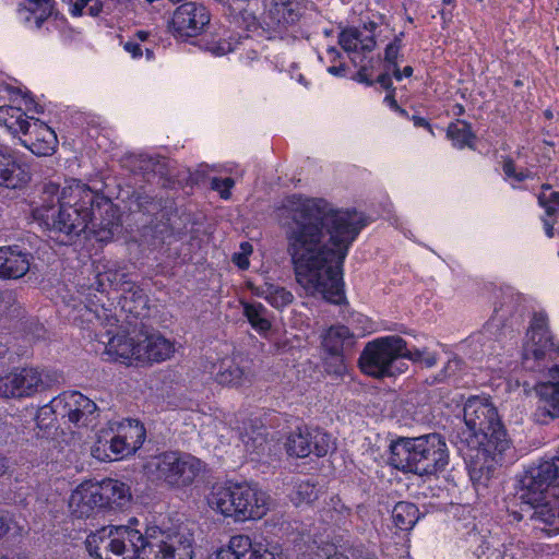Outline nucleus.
I'll use <instances>...</instances> for the list:
<instances>
[{"label":"nucleus","instance_id":"64","mask_svg":"<svg viewBox=\"0 0 559 559\" xmlns=\"http://www.w3.org/2000/svg\"><path fill=\"white\" fill-rule=\"evenodd\" d=\"M124 49L131 52L133 57H139L142 55L141 46L136 43L128 41L124 45Z\"/></svg>","mask_w":559,"mask_h":559},{"label":"nucleus","instance_id":"6","mask_svg":"<svg viewBox=\"0 0 559 559\" xmlns=\"http://www.w3.org/2000/svg\"><path fill=\"white\" fill-rule=\"evenodd\" d=\"M449 449L437 432L419 437H400L390 444L389 463L404 473L437 475L449 464Z\"/></svg>","mask_w":559,"mask_h":559},{"label":"nucleus","instance_id":"21","mask_svg":"<svg viewBox=\"0 0 559 559\" xmlns=\"http://www.w3.org/2000/svg\"><path fill=\"white\" fill-rule=\"evenodd\" d=\"M306 11V0H272L267 11L269 24L277 31L295 25Z\"/></svg>","mask_w":559,"mask_h":559},{"label":"nucleus","instance_id":"56","mask_svg":"<svg viewBox=\"0 0 559 559\" xmlns=\"http://www.w3.org/2000/svg\"><path fill=\"white\" fill-rule=\"evenodd\" d=\"M399 55L400 49H397L396 46L386 45L384 49V61L389 66H395V63H397Z\"/></svg>","mask_w":559,"mask_h":559},{"label":"nucleus","instance_id":"43","mask_svg":"<svg viewBox=\"0 0 559 559\" xmlns=\"http://www.w3.org/2000/svg\"><path fill=\"white\" fill-rule=\"evenodd\" d=\"M361 32L356 27H347L338 34V44L347 52H357Z\"/></svg>","mask_w":559,"mask_h":559},{"label":"nucleus","instance_id":"60","mask_svg":"<svg viewBox=\"0 0 559 559\" xmlns=\"http://www.w3.org/2000/svg\"><path fill=\"white\" fill-rule=\"evenodd\" d=\"M376 39L374 36H367L362 38L360 36L359 45H360V51L361 52H371L376 47Z\"/></svg>","mask_w":559,"mask_h":559},{"label":"nucleus","instance_id":"27","mask_svg":"<svg viewBox=\"0 0 559 559\" xmlns=\"http://www.w3.org/2000/svg\"><path fill=\"white\" fill-rule=\"evenodd\" d=\"M100 500L104 509H122L131 499L130 488L122 481L105 479L98 483Z\"/></svg>","mask_w":559,"mask_h":559},{"label":"nucleus","instance_id":"2","mask_svg":"<svg viewBox=\"0 0 559 559\" xmlns=\"http://www.w3.org/2000/svg\"><path fill=\"white\" fill-rule=\"evenodd\" d=\"M63 203L50 214L39 213V225L47 237L61 246L75 243L91 224L100 242H109L120 230L118 207L103 193L85 183L63 187Z\"/></svg>","mask_w":559,"mask_h":559},{"label":"nucleus","instance_id":"51","mask_svg":"<svg viewBox=\"0 0 559 559\" xmlns=\"http://www.w3.org/2000/svg\"><path fill=\"white\" fill-rule=\"evenodd\" d=\"M490 559H522V550L514 545H503L501 549H493Z\"/></svg>","mask_w":559,"mask_h":559},{"label":"nucleus","instance_id":"50","mask_svg":"<svg viewBox=\"0 0 559 559\" xmlns=\"http://www.w3.org/2000/svg\"><path fill=\"white\" fill-rule=\"evenodd\" d=\"M296 493L299 502L309 504L318 499V489L309 480L301 481L297 487Z\"/></svg>","mask_w":559,"mask_h":559},{"label":"nucleus","instance_id":"23","mask_svg":"<svg viewBox=\"0 0 559 559\" xmlns=\"http://www.w3.org/2000/svg\"><path fill=\"white\" fill-rule=\"evenodd\" d=\"M107 341H102L106 344V350L109 355H115L121 359H134L138 361V349L141 348L140 329H133L132 332L115 334L111 331H107Z\"/></svg>","mask_w":559,"mask_h":559},{"label":"nucleus","instance_id":"12","mask_svg":"<svg viewBox=\"0 0 559 559\" xmlns=\"http://www.w3.org/2000/svg\"><path fill=\"white\" fill-rule=\"evenodd\" d=\"M331 436L319 428L297 427L289 433L285 447L289 456L307 457L313 453L318 457L325 456L332 449Z\"/></svg>","mask_w":559,"mask_h":559},{"label":"nucleus","instance_id":"58","mask_svg":"<svg viewBox=\"0 0 559 559\" xmlns=\"http://www.w3.org/2000/svg\"><path fill=\"white\" fill-rule=\"evenodd\" d=\"M384 102L395 111L400 112L401 115H406V110L403 109L395 99V88H392L388 92L386 96L384 97Z\"/></svg>","mask_w":559,"mask_h":559},{"label":"nucleus","instance_id":"45","mask_svg":"<svg viewBox=\"0 0 559 559\" xmlns=\"http://www.w3.org/2000/svg\"><path fill=\"white\" fill-rule=\"evenodd\" d=\"M165 207L160 210L157 214L156 222H152V236L160 243H165L170 239H174V234H170V226L166 224V219L163 218V212Z\"/></svg>","mask_w":559,"mask_h":559},{"label":"nucleus","instance_id":"24","mask_svg":"<svg viewBox=\"0 0 559 559\" xmlns=\"http://www.w3.org/2000/svg\"><path fill=\"white\" fill-rule=\"evenodd\" d=\"M501 463V457L481 455L477 453V451H471L468 454L467 469L469 479L477 492L488 487V483L493 476L496 465Z\"/></svg>","mask_w":559,"mask_h":559},{"label":"nucleus","instance_id":"32","mask_svg":"<svg viewBox=\"0 0 559 559\" xmlns=\"http://www.w3.org/2000/svg\"><path fill=\"white\" fill-rule=\"evenodd\" d=\"M298 552L308 559H348L347 556L337 552L331 543H323L312 539L309 535L296 544Z\"/></svg>","mask_w":559,"mask_h":559},{"label":"nucleus","instance_id":"18","mask_svg":"<svg viewBox=\"0 0 559 559\" xmlns=\"http://www.w3.org/2000/svg\"><path fill=\"white\" fill-rule=\"evenodd\" d=\"M34 255L20 245L0 247V280H20L31 270Z\"/></svg>","mask_w":559,"mask_h":559},{"label":"nucleus","instance_id":"37","mask_svg":"<svg viewBox=\"0 0 559 559\" xmlns=\"http://www.w3.org/2000/svg\"><path fill=\"white\" fill-rule=\"evenodd\" d=\"M28 122L25 112L13 106H0V126H4L11 133H22L24 123Z\"/></svg>","mask_w":559,"mask_h":559},{"label":"nucleus","instance_id":"52","mask_svg":"<svg viewBox=\"0 0 559 559\" xmlns=\"http://www.w3.org/2000/svg\"><path fill=\"white\" fill-rule=\"evenodd\" d=\"M530 336H539V334H550L547 325L546 314L538 312L534 313L530 326Z\"/></svg>","mask_w":559,"mask_h":559},{"label":"nucleus","instance_id":"28","mask_svg":"<svg viewBox=\"0 0 559 559\" xmlns=\"http://www.w3.org/2000/svg\"><path fill=\"white\" fill-rule=\"evenodd\" d=\"M355 336L345 325H332L322 335L323 353L346 354L355 345Z\"/></svg>","mask_w":559,"mask_h":559},{"label":"nucleus","instance_id":"8","mask_svg":"<svg viewBox=\"0 0 559 559\" xmlns=\"http://www.w3.org/2000/svg\"><path fill=\"white\" fill-rule=\"evenodd\" d=\"M157 475L167 485L175 488L190 486L202 471L198 457L179 451H166L155 457Z\"/></svg>","mask_w":559,"mask_h":559},{"label":"nucleus","instance_id":"49","mask_svg":"<svg viewBox=\"0 0 559 559\" xmlns=\"http://www.w3.org/2000/svg\"><path fill=\"white\" fill-rule=\"evenodd\" d=\"M462 367V360L457 357H454L452 359H449L445 366L442 368V370L437 373L431 381H429L430 384L435 383H441L450 379L451 377L455 376L459 370H461Z\"/></svg>","mask_w":559,"mask_h":559},{"label":"nucleus","instance_id":"22","mask_svg":"<svg viewBox=\"0 0 559 559\" xmlns=\"http://www.w3.org/2000/svg\"><path fill=\"white\" fill-rule=\"evenodd\" d=\"M29 180V173L19 162L14 152L0 145V186L8 189H19Z\"/></svg>","mask_w":559,"mask_h":559},{"label":"nucleus","instance_id":"39","mask_svg":"<svg viewBox=\"0 0 559 559\" xmlns=\"http://www.w3.org/2000/svg\"><path fill=\"white\" fill-rule=\"evenodd\" d=\"M448 136L453 141V144L460 148L464 146L473 147L472 140L475 134L472 131L471 124L465 121L451 123L447 131Z\"/></svg>","mask_w":559,"mask_h":559},{"label":"nucleus","instance_id":"62","mask_svg":"<svg viewBox=\"0 0 559 559\" xmlns=\"http://www.w3.org/2000/svg\"><path fill=\"white\" fill-rule=\"evenodd\" d=\"M91 3V0H78L71 10V13L74 16L81 15L84 8H86Z\"/></svg>","mask_w":559,"mask_h":559},{"label":"nucleus","instance_id":"54","mask_svg":"<svg viewBox=\"0 0 559 559\" xmlns=\"http://www.w3.org/2000/svg\"><path fill=\"white\" fill-rule=\"evenodd\" d=\"M248 289L257 297L264 298L266 301L271 295V283L264 282L261 285H255L252 282L247 283Z\"/></svg>","mask_w":559,"mask_h":559},{"label":"nucleus","instance_id":"4","mask_svg":"<svg viewBox=\"0 0 559 559\" xmlns=\"http://www.w3.org/2000/svg\"><path fill=\"white\" fill-rule=\"evenodd\" d=\"M519 484L521 510L547 534H559V455L530 466Z\"/></svg>","mask_w":559,"mask_h":559},{"label":"nucleus","instance_id":"11","mask_svg":"<svg viewBox=\"0 0 559 559\" xmlns=\"http://www.w3.org/2000/svg\"><path fill=\"white\" fill-rule=\"evenodd\" d=\"M53 406L60 419L76 427L95 425L98 407L94 401L78 391H68L55 397Z\"/></svg>","mask_w":559,"mask_h":559},{"label":"nucleus","instance_id":"44","mask_svg":"<svg viewBox=\"0 0 559 559\" xmlns=\"http://www.w3.org/2000/svg\"><path fill=\"white\" fill-rule=\"evenodd\" d=\"M271 295L267 302L274 308L281 309L290 305L294 300V295L284 287L271 283Z\"/></svg>","mask_w":559,"mask_h":559},{"label":"nucleus","instance_id":"40","mask_svg":"<svg viewBox=\"0 0 559 559\" xmlns=\"http://www.w3.org/2000/svg\"><path fill=\"white\" fill-rule=\"evenodd\" d=\"M24 8L35 16V24L40 28L43 23L51 16L55 9L53 0H25Z\"/></svg>","mask_w":559,"mask_h":559},{"label":"nucleus","instance_id":"48","mask_svg":"<svg viewBox=\"0 0 559 559\" xmlns=\"http://www.w3.org/2000/svg\"><path fill=\"white\" fill-rule=\"evenodd\" d=\"M110 433L108 431H104L103 435H100L92 448V454L94 457L100 460V461H112L111 452L109 451V438Z\"/></svg>","mask_w":559,"mask_h":559},{"label":"nucleus","instance_id":"41","mask_svg":"<svg viewBox=\"0 0 559 559\" xmlns=\"http://www.w3.org/2000/svg\"><path fill=\"white\" fill-rule=\"evenodd\" d=\"M323 366L326 373L342 378L347 372L346 354L324 353Z\"/></svg>","mask_w":559,"mask_h":559},{"label":"nucleus","instance_id":"30","mask_svg":"<svg viewBox=\"0 0 559 559\" xmlns=\"http://www.w3.org/2000/svg\"><path fill=\"white\" fill-rule=\"evenodd\" d=\"M124 165L134 174H155L160 177H170L168 170L169 160L162 156L132 154L126 158Z\"/></svg>","mask_w":559,"mask_h":559},{"label":"nucleus","instance_id":"26","mask_svg":"<svg viewBox=\"0 0 559 559\" xmlns=\"http://www.w3.org/2000/svg\"><path fill=\"white\" fill-rule=\"evenodd\" d=\"M214 369V380L223 386L238 388L250 381L249 371L235 358H223Z\"/></svg>","mask_w":559,"mask_h":559},{"label":"nucleus","instance_id":"63","mask_svg":"<svg viewBox=\"0 0 559 559\" xmlns=\"http://www.w3.org/2000/svg\"><path fill=\"white\" fill-rule=\"evenodd\" d=\"M87 9L88 13L92 16H97L103 9V3L99 0H91V3L87 5Z\"/></svg>","mask_w":559,"mask_h":559},{"label":"nucleus","instance_id":"53","mask_svg":"<svg viewBox=\"0 0 559 559\" xmlns=\"http://www.w3.org/2000/svg\"><path fill=\"white\" fill-rule=\"evenodd\" d=\"M234 183V179L229 177L225 179H213V188L219 191L223 199H228L230 197L229 190L233 188Z\"/></svg>","mask_w":559,"mask_h":559},{"label":"nucleus","instance_id":"59","mask_svg":"<svg viewBox=\"0 0 559 559\" xmlns=\"http://www.w3.org/2000/svg\"><path fill=\"white\" fill-rule=\"evenodd\" d=\"M231 261L236 264L240 270H247L250 265L249 257L241 252H235L231 257Z\"/></svg>","mask_w":559,"mask_h":559},{"label":"nucleus","instance_id":"9","mask_svg":"<svg viewBox=\"0 0 559 559\" xmlns=\"http://www.w3.org/2000/svg\"><path fill=\"white\" fill-rule=\"evenodd\" d=\"M50 385L48 376L35 367L14 368L0 374V396L4 399H22L44 391Z\"/></svg>","mask_w":559,"mask_h":559},{"label":"nucleus","instance_id":"36","mask_svg":"<svg viewBox=\"0 0 559 559\" xmlns=\"http://www.w3.org/2000/svg\"><path fill=\"white\" fill-rule=\"evenodd\" d=\"M243 314L248 322L260 334H265L272 328V323L267 317V309L260 302H242Z\"/></svg>","mask_w":559,"mask_h":559},{"label":"nucleus","instance_id":"29","mask_svg":"<svg viewBox=\"0 0 559 559\" xmlns=\"http://www.w3.org/2000/svg\"><path fill=\"white\" fill-rule=\"evenodd\" d=\"M121 309L134 318L146 316L148 311V297L145 292L133 282L122 283Z\"/></svg>","mask_w":559,"mask_h":559},{"label":"nucleus","instance_id":"17","mask_svg":"<svg viewBox=\"0 0 559 559\" xmlns=\"http://www.w3.org/2000/svg\"><path fill=\"white\" fill-rule=\"evenodd\" d=\"M233 559H285L280 546L261 540H252L248 535H235L229 539Z\"/></svg>","mask_w":559,"mask_h":559},{"label":"nucleus","instance_id":"7","mask_svg":"<svg viewBox=\"0 0 559 559\" xmlns=\"http://www.w3.org/2000/svg\"><path fill=\"white\" fill-rule=\"evenodd\" d=\"M209 507L235 522L262 519L269 511L270 497L255 485L228 483L214 485L207 496Z\"/></svg>","mask_w":559,"mask_h":559},{"label":"nucleus","instance_id":"34","mask_svg":"<svg viewBox=\"0 0 559 559\" xmlns=\"http://www.w3.org/2000/svg\"><path fill=\"white\" fill-rule=\"evenodd\" d=\"M63 201H66L63 199V188L60 190V186L55 182L45 183L39 197V204L32 210L34 219L39 223V213L50 214Z\"/></svg>","mask_w":559,"mask_h":559},{"label":"nucleus","instance_id":"16","mask_svg":"<svg viewBox=\"0 0 559 559\" xmlns=\"http://www.w3.org/2000/svg\"><path fill=\"white\" fill-rule=\"evenodd\" d=\"M551 380L535 386L538 404L535 412L537 420L546 424L548 419L559 418V365L549 367Z\"/></svg>","mask_w":559,"mask_h":559},{"label":"nucleus","instance_id":"57","mask_svg":"<svg viewBox=\"0 0 559 559\" xmlns=\"http://www.w3.org/2000/svg\"><path fill=\"white\" fill-rule=\"evenodd\" d=\"M374 83H379L382 88L385 91H391L392 88H395L392 83L391 75L389 73V70H385L384 72L380 73L376 80H373Z\"/></svg>","mask_w":559,"mask_h":559},{"label":"nucleus","instance_id":"25","mask_svg":"<svg viewBox=\"0 0 559 559\" xmlns=\"http://www.w3.org/2000/svg\"><path fill=\"white\" fill-rule=\"evenodd\" d=\"M123 433L112 435L109 438V451L112 461L129 456L141 448L145 439V429L141 425L129 426Z\"/></svg>","mask_w":559,"mask_h":559},{"label":"nucleus","instance_id":"38","mask_svg":"<svg viewBox=\"0 0 559 559\" xmlns=\"http://www.w3.org/2000/svg\"><path fill=\"white\" fill-rule=\"evenodd\" d=\"M163 218L166 219V224L170 226V234H174V239H181L186 233L188 225L191 223V216L187 213H179L177 209L165 207L163 212Z\"/></svg>","mask_w":559,"mask_h":559},{"label":"nucleus","instance_id":"47","mask_svg":"<svg viewBox=\"0 0 559 559\" xmlns=\"http://www.w3.org/2000/svg\"><path fill=\"white\" fill-rule=\"evenodd\" d=\"M55 397L50 401L49 404L40 407L35 417V421L38 428H47L51 425L52 420L60 418L57 415V408L53 406Z\"/></svg>","mask_w":559,"mask_h":559},{"label":"nucleus","instance_id":"5","mask_svg":"<svg viewBox=\"0 0 559 559\" xmlns=\"http://www.w3.org/2000/svg\"><path fill=\"white\" fill-rule=\"evenodd\" d=\"M402 359H408L426 368H431L438 362L437 354L428 348H409L401 336L389 335L368 342L360 354L358 365L365 374L383 379L395 377L407 369Z\"/></svg>","mask_w":559,"mask_h":559},{"label":"nucleus","instance_id":"14","mask_svg":"<svg viewBox=\"0 0 559 559\" xmlns=\"http://www.w3.org/2000/svg\"><path fill=\"white\" fill-rule=\"evenodd\" d=\"M465 428L459 432H478L490 430L500 420L497 408L487 400L479 396L469 397L463 408Z\"/></svg>","mask_w":559,"mask_h":559},{"label":"nucleus","instance_id":"10","mask_svg":"<svg viewBox=\"0 0 559 559\" xmlns=\"http://www.w3.org/2000/svg\"><path fill=\"white\" fill-rule=\"evenodd\" d=\"M210 21V11L203 3L187 1L175 10L168 28L176 38L187 40L202 34Z\"/></svg>","mask_w":559,"mask_h":559},{"label":"nucleus","instance_id":"3","mask_svg":"<svg viewBox=\"0 0 559 559\" xmlns=\"http://www.w3.org/2000/svg\"><path fill=\"white\" fill-rule=\"evenodd\" d=\"M185 534L153 527L142 537L130 527L109 525L88 534L84 544L94 559H186Z\"/></svg>","mask_w":559,"mask_h":559},{"label":"nucleus","instance_id":"42","mask_svg":"<svg viewBox=\"0 0 559 559\" xmlns=\"http://www.w3.org/2000/svg\"><path fill=\"white\" fill-rule=\"evenodd\" d=\"M135 204L139 211L148 215H154L166 207V205H163L162 199H155L146 193L141 192L136 193L135 195Z\"/></svg>","mask_w":559,"mask_h":559},{"label":"nucleus","instance_id":"35","mask_svg":"<svg viewBox=\"0 0 559 559\" xmlns=\"http://www.w3.org/2000/svg\"><path fill=\"white\" fill-rule=\"evenodd\" d=\"M420 513L415 503L408 501L397 502L392 511L394 525L402 531H409L419 520Z\"/></svg>","mask_w":559,"mask_h":559},{"label":"nucleus","instance_id":"19","mask_svg":"<svg viewBox=\"0 0 559 559\" xmlns=\"http://www.w3.org/2000/svg\"><path fill=\"white\" fill-rule=\"evenodd\" d=\"M69 507L78 519L90 518L105 510L100 500L98 483L86 481L71 493Z\"/></svg>","mask_w":559,"mask_h":559},{"label":"nucleus","instance_id":"55","mask_svg":"<svg viewBox=\"0 0 559 559\" xmlns=\"http://www.w3.org/2000/svg\"><path fill=\"white\" fill-rule=\"evenodd\" d=\"M537 200L540 206H546L547 204L559 206V191H552L549 194L540 192L537 195Z\"/></svg>","mask_w":559,"mask_h":559},{"label":"nucleus","instance_id":"15","mask_svg":"<svg viewBox=\"0 0 559 559\" xmlns=\"http://www.w3.org/2000/svg\"><path fill=\"white\" fill-rule=\"evenodd\" d=\"M20 142L37 156H49L55 153L58 139L55 131L39 119L24 123Z\"/></svg>","mask_w":559,"mask_h":559},{"label":"nucleus","instance_id":"31","mask_svg":"<svg viewBox=\"0 0 559 559\" xmlns=\"http://www.w3.org/2000/svg\"><path fill=\"white\" fill-rule=\"evenodd\" d=\"M140 526V521L136 519V518H131L129 521H128V524L127 525H116V527H130L131 530H134L136 532H139L142 537L143 536H146V532H148V530L153 528V527H159V528H164L165 531L168 530V531H173L174 533L175 532H178L180 530V533L185 530V532L187 533L186 537H187V540L186 543L183 544L185 545V548H186V559H193V556H194V536H193V533L191 532V530L183 523H173V522H162L160 524H153V525H148V524H142L141 527Z\"/></svg>","mask_w":559,"mask_h":559},{"label":"nucleus","instance_id":"61","mask_svg":"<svg viewBox=\"0 0 559 559\" xmlns=\"http://www.w3.org/2000/svg\"><path fill=\"white\" fill-rule=\"evenodd\" d=\"M347 67L345 63H340L338 66H331L328 68V72L334 76H345Z\"/></svg>","mask_w":559,"mask_h":559},{"label":"nucleus","instance_id":"20","mask_svg":"<svg viewBox=\"0 0 559 559\" xmlns=\"http://www.w3.org/2000/svg\"><path fill=\"white\" fill-rule=\"evenodd\" d=\"M141 348L138 349V361L160 362L174 353V344L159 333H151L143 323L140 326Z\"/></svg>","mask_w":559,"mask_h":559},{"label":"nucleus","instance_id":"33","mask_svg":"<svg viewBox=\"0 0 559 559\" xmlns=\"http://www.w3.org/2000/svg\"><path fill=\"white\" fill-rule=\"evenodd\" d=\"M531 345L525 349V357L530 355L537 361L556 360L559 357V345L556 344L550 334L530 336Z\"/></svg>","mask_w":559,"mask_h":559},{"label":"nucleus","instance_id":"13","mask_svg":"<svg viewBox=\"0 0 559 559\" xmlns=\"http://www.w3.org/2000/svg\"><path fill=\"white\" fill-rule=\"evenodd\" d=\"M490 430L478 432H457V439L469 451H477L481 455L503 457V453L510 448V439L501 421L492 425Z\"/></svg>","mask_w":559,"mask_h":559},{"label":"nucleus","instance_id":"1","mask_svg":"<svg viewBox=\"0 0 559 559\" xmlns=\"http://www.w3.org/2000/svg\"><path fill=\"white\" fill-rule=\"evenodd\" d=\"M366 225L356 212L334 210L323 199L306 200L293 212L285 226L286 251L308 295L333 305L345 301L343 264Z\"/></svg>","mask_w":559,"mask_h":559},{"label":"nucleus","instance_id":"46","mask_svg":"<svg viewBox=\"0 0 559 559\" xmlns=\"http://www.w3.org/2000/svg\"><path fill=\"white\" fill-rule=\"evenodd\" d=\"M380 61V57H378V59L370 58L366 63L359 67V70L352 76V80L367 86H372L374 81L371 79V75L376 68V63H379Z\"/></svg>","mask_w":559,"mask_h":559}]
</instances>
